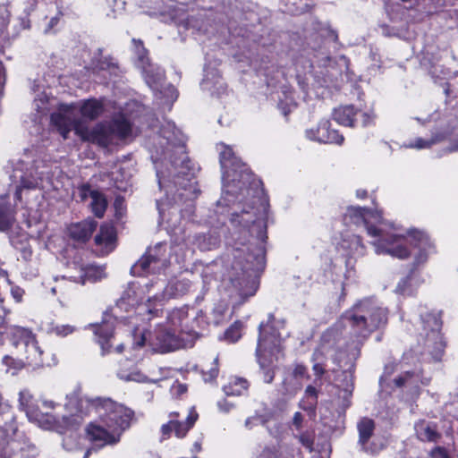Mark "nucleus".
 Masks as SVG:
<instances>
[{
    "label": "nucleus",
    "mask_w": 458,
    "mask_h": 458,
    "mask_svg": "<svg viewBox=\"0 0 458 458\" xmlns=\"http://www.w3.org/2000/svg\"><path fill=\"white\" fill-rule=\"evenodd\" d=\"M66 410L72 422L80 423L85 415L94 410L102 424H89L86 429L89 439L99 447L115 445L130 426L133 411L110 398H82L78 392L67 394Z\"/></svg>",
    "instance_id": "obj_1"
},
{
    "label": "nucleus",
    "mask_w": 458,
    "mask_h": 458,
    "mask_svg": "<svg viewBox=\"0 0 458 458\" xmlns=\"http://www.w3.org/2000/svg\"><path fill=\"white\" fill-rule=\"evenodd\" d=\"M374 217L370 210L359 207H351L347 209L345 219L348 217L350 220L356 224H363L367 229L369 235L377 237V240L373 242L377 254H389L393 257L403 259L410 256V251L404 246L407 239L402 235L394 233V229L388 231L383 227H377L369 223V217ZM377 218H380L377 215Z\"/></svg>",
    "instance_id": "obj_2"
},
{
    "label": "nucleus",
    "mask_w": 458,
    "mask_h": 458,
    "mask_svg": "<svg viewBox=\"0 0 458 458\" xmlns=\"http://www.w3.org/2000/svg\"><path fill=\"white\" fill-rule=\"evenodd\" d=\"M51 122L64 139H67L70 131L74 130L81 140L104 147L108 146L114 140L109 124L98 123L92 129L84 126L77 118L76 108L72 105H60L57 111L51 114Z\"/></svg>",
    "instance_id": "obj_3"
},
{
    "label": "nucleus",
    "mask_w": 458,
    "mask_h": 458,
    "mask_svg": "<svg viewBox=\"0 0 458 458\" xmlns=\"http://www.w3.org/2000/svg\"><path fill=\"white\" fill-rule=\"evenodd\" d=\"M342 318L349 324L355 334L367 337L386 324L387 310L372 299H365L347 310Z\"/></svg>",
    "instance_id": "obj_4"
},
{
    "label": "nucleus",
    "mask_w": 458,
    "mask_h": 458,
    "mask_svg": "<svg viewBox=\"0 0 458 458\" xmlns=\"http://www.w3.org/2000/svg\"><path fill=\"white\" fill-rule=\"evenodd\" d=\"M13 334L17 338L14 344L25 363L30 366L42 365L44 363L43 351L32 331L24 327H14Z\"/></svg>",
    "instance_id": "obj_5"
},
{
    "label": "nucleus",
    "mask_w": 458,
    "mask_h": 458,
    "mask_svg": "<svg viewBox=\"0 0 458 458\" xmlns=\"http://www.w3.org/2000/svg\"><path fill=\"white\" fill-rule=\"evenodd\" d=\"M168 266L166 245L157 243L148 248L146 253L131 267L133 276H143L149 273H158Z\"/></svg>",
    "instance_id": "obj_6"
},
{
    "label": "nucleus",
    "mask_w": 458,
    "mask_h": 458,
    "mask_svg": "<svg viewBox=\"0 0 458 458\" xmlns=\"http://www.w3.org/2000/svg\"><path fill=\"white\" fill-rule=\"evenodd\" d=\"M274 315L269 314L267 324L259 325V337L256 350L258 361L262 369H265V361L268 355H274L280 352L281 335L273 326Z\"/></svg>",
    "instance_id": "obj_7"
},
{
    "label": "nucleus",
    "mask_w": 458,
    "mask_h": 458,
    "mask_svg": "<svg viewBox=\"0 0 458 458\" xmlns=\"http://www.w3.org/2000/svg\"><path fill=\"white\" fill-rule=\"evenodd\" d=\"M19 409L25 412L28 419L44 428H50L55 423V419L47 411H43L38 406V402L28 389H22L19 393Z\"/></svg>",
    "instance_id": "obj_8"
},
{
    "label": "nucleus",
    "mask_w": 458,
    "mask_h": 458,
    "mask_svg": "<svg viewBox=\"0 0 458 458\" xmlns=\"http://www.w3.org/2000/svg\"><path fill=\"white\" fill-rule=\"evenodd\" d=\"M217 148L223 169V179L225 181L241 182L247 170L245 165L234 156L231 147L220 143L217 145Z\"/></svg>",
    "instance_id": "obj_9"
},
{
    "label": "nucleus",
    "mask_w": 458,
    "mask_h": 458,
    "mask_svg": "<svg viewBox=\"0 0 458 458\" xmlns=\"http://www.w3.org/2000/svg\"><path fill=\"white\" fill-rule=\"evenodd\" d=\"M426 333L425 345L428 352L437 360L440 358L445 349V343L440 333L441 321L434 314H428L422 318Z\"/></svg>",
    "instance_id": "obj_10"
},
{
    "label": "nucleus",
    "mask_w": 458,
    "mask_h": 458,
    "mask_svg": "<svg viewBox=\"0 0 458 458\" xmlns=\"http://www.w3.org/2000/svg\"><path fill=\"white\" fill-rule=\"evenodd\" d=\"M155 286L157 287L158 292L155 293L153 295L149 296L148 301H151V300H155L158 302H162L165 301L166 297H179L186 294L191 286V283L190 280L182 278V279H175L171 281L165 288H164V283H156ZM147 288L154 287V284H147Z\"/></svg>",
    "instance_id": "obj_11"
},
{
    "label": "nucleus",
    "mask_w": 458,
    "mask_h": 458,
    "mask_svg": "<svg viewBox=\"0 0 458 458\" xmlns=\"http://www.w3.org/2000/svg\"><path fill=\"white\" fill-rule=\"evenodd\" d=\"M359 432V445L361 449L370 454H376L384 449L383 443H376L372 441L369 444V439L372 437L375 430V422L373 420L364 417L357 424Z\"/></svg>",
    "instance_id": "obj_12"
},
{
    "label": "nucleus",
    "mask_w": 458,
    "mask_h": 458,
    "mask_svg": "<svg viewBox=\"0 0 458 458\" xmlns=\"http://www.w3.org/2000/svg\"><path fill=\"white\" fill-rule=\"evenodd\" d=\"M358 115L361 117L362 126L369 125L373 120L370 114L354 109L352 105L340 106L333 112V118L336 123L349 127L355 126Z\"/></svg>",
    "instance_id": "obj_13"
},
{
    "label": "nucleus",
    "mask_w": 458,
    "mask_h": 458,
    "mask_svg": "<svg viewBox=\"0 0 458 458\" xmlns=\"http://www.w3.org/2000/svg\"><path fill=\"white\" fill-rule=\"evenodd\" d=\"M176 417H178L177 412L171 413L170 420L161 427V432L164 438H168L172 431L174 432L177 437H184L190 428L193 427L199 415L196 411L191 408L184 422L175 420Z\"/></svg>",
    "instance_id": "obj_14"
},
{
    "label": "nucleus",
    "mask_w": 458,
    "mask_h": 458,
    "mask_svg": "<svg viewBox=\"0 0 458 458\" xmlns=\"http://www.w3.org/2000/svg\"><path fill=\"white\" fill-rule=\"evenodd\" d=\"M150 345L157 352L165 353L184 346L182 340L166 329H158L150 339Z\"/></svg>",
    "instance_id": "obj_15"
},
{
    "label": "nucleus",
    "mask_w": 458,
    "mask_h": 458,
    "mask_svg": "<svg viewBox=\"0 0 458 458\" xmlns=\"http://www.w3.org/2000/svg\"><path fill=\"white\" fill-rule=\"evenodd\" d=\"M306 135L310 140L320 143L340 145L344 141V136L340 135L336 130L331 129V123L328 120L320 121L317 129L307 130Z\"/></svg>",
    "instance_id": "obj_16"
},
{
    "label": "nucleus",
    "mask_w": 458,
    "mask_h": 458,
    "mask_svg": "<svg viewBox=\"0 0 458 458\" xmlns=\"http://www.w3.org/2000/svg\"><path fill=\"white\" fill-rule=\"evenodd\" d=\"M132 41L135 46L136 54L138 55L137 65L146 74L147 82L150 84L151 82L161 81L164 78V72L158 67L155 68L150 64L147 56V50L143 47L140 40L133 39Z\"/></svg>",
    "instance_id": "obj_17"
},
{
    "label": "nucleus",
    "mask_w": 458,
    "mask_h": 458,
    "mask_svg": "<svg viewBox=\"0 0 458 458\" xmlns=\"http://www.w3.org/2000/svg\"><path fill=\"white\" fill-rule=\"evenodd\" d=\"M69 269H74L77 273H68L64 277L81 284H85L87 279L98 280L105 276L104 269L94 265L84 266L83 264L72 262L69 265Z\"/></svg>",
    "instance_id": "obj_18"
},
{
    "label": "nucleus",
    "mask_w": 458,
    "mask_h": 458,
    "mask_svg": "<svg viewBox=\"0 0 458 458\" xmlns=\"http://www.w3.org/2000/svg\"><path fill=\"white\" fill-rule=\"evenodd\" d=\"M8 417L11 422L0 429V458H12L18 446V443L12 438L16 431L13 416L10 414Z\"/></svg>",
    "instance_id": "obj_19"
},
{
    "label": "nucleus",
    "mask_w": 458,
    "mask_h": 458,
    "mask_svg": "<svg viewBox=\"0 0 458 458\" xmlns=\"http://www.w3.org/2000/svg\"><path fill=\"white\" fill-rule=\"evenodd\" d=\"M416 437L422 442H437L441 434L437 430V425L433 422L420 420L414 424Z\"/></svg>",
    "instance_id": "obj_20"
},
{
    "label": "nucleus",
    "mask_w": 458,
    "mask_h": 458,
    "mask_svg": "<svg viewBox=\"0 0 458 458\" xmlns=\"http://www.w3.org/2000/svg\"><path fill=\"white\" fill-rule=\"evenodd\" d=\"M97 225L98 223L92 218L72 224L69 227L70 236L76 241L86 242L90 238Z\"/></svg>",
    "instance_id": "obj_21"
},
{
    "label": "nucleus",
    "mask_w": 458,
    "mask_h": 458,
    "mask_svg": "<svg viewBox=\"0 0 458 458\" xmlns=\"http://www.w3.org/2000/svg\"><path fill=\"white\" fill-rule=\"evenodd\" d=\"M250 258H253L256 261V266H262L264 264L265 259V250L263 248L259 247L257 249V252L255 256H249ZM255 265H252L251 267H241V274L235 273L231 274L229 276L230 280L233 284L234 286H242V284L248 283L250 280V275H249V270L254 269Z\"/></svg>",
    "instance_id": "obj_22"
},
{
    "label": "nucleus",
    "mask_w": 458,
    "mask_h": 458,
    "mask_svg": "<svg viewBox=\"0 0 458 458\" xmlns=\"http://www.w3.org/2000/svg\"><path fill=\"white\" fill-rule=\"evenodd\" d=\"M115 233L113 226L103 225L95 237V242L101 247L103 254H107L114 249Z\"/></svg>",
    "instance_id": "obj_23"
},
{
    "label": "nucleus",
    "mask_w": 458,
    "mask_h": 458,
    "mask_svg": "<svg viewBox=\"0 0 458 458\" xmlns=\"http://www.w3.org/2000/svg\"><path fill=\"white\" fill-rule=\"evenodd\" d=\"M94 328V334L98 338L97 341L99 344L102 354L104 355L110 352V345L108 343L114 335V325L110 322H104L100 325L95 326Z\"/></svg>",
    "instance_id": "obj_24"
},
{
    "label": "nucleus",
    "mask_w": 458,
    "mask_h": 458,
    "mask_svg": "<svg viewBox=\"0 0 458 458\" xmlns=\"http://www.w3.org/2000/svg\"><path fill=\"white\" fill-rule=\"evenodd\" d=\"M408 234L411 238V243L414 245V247L420 249V254L416 258L417 262H424L427 258L426 252L431 248V243L428 237L423 232L417 230H411L409 231Z\"/></svg>",
    "instance_id": "obj_25"
},
{
    "label": "nucleus",
    "mask_w": 458,
    "mask_h": 458,
    "mask_svg": "<svg viewBox=\"0 0 458 458\" xmlns=\"http://www.w3.org/2000/svg\"><path fill=\"white\" fill-rule=\"evenodd\" d=\"M15 221V209L4 198L0 199V231L9 230Z\"/></svg>",
    "instance_id": "obj_26"
},
{
    "label": "nucleus",
    "mask_w": 458,
    "mask_h": 458,
    "mask_svg": "<svg viewBox=\"0 0 458 458\" xmlns=\"http://www.w3.org/2000/svg\"><path fill=\"white\" fill-rule=\"evenodd\" d=\"M249 388V382L242 377H233L224 386L223 390L228 396H239L244 394Z\"/></svg>",
    "instance_id": "obj_27"
},
{
    "label": "nucleus",
    "mask_w": 458,
    "mask_h": 458,
    "mask_svg": "<svg viewBox=\"0 0 458 458\" xmlns=\"http://www.w3.org/2000/svg\"><path fill=\"white\" fill-rule=\"evenodd\" d=\"M83 117L89 120L97 119L104 111L103 104L97 99L85 100L80 107Z\"/></svg>",
    "instance_id": "obj_28"
},
{
    "label": "nucleus",
    "mask_w": 458,
    "mask_h": 458,
    "mask_svg": "<svg viewBox=\"0 0 458 458\" xmlns=\"http://www.w3.org/2000/svg\"><path fill=\"white\" fill-rule=\"evenodd\" d=\"M109 125L114 139H124L131 134V124L123 116L114 119Z\"/></svg>",
    "instance_id": "obj_29"
},
{
    "label": "nucleus",
    "mask_w": 458,
    "mask_h": 458,
    "mask_svg": "<svg viewBox=\"0 0 458 458\" xmlns=\"http://www.w3.org/2000/svg\"><path fill=\"white\" fill-rule=\"evenodd\" d=\"M89 206L94 215L97 217L101 218L104 216V214L107 208V201L104 194L98 191L91 198Z\"/></svg>",
    "instance_id": "obj_30"
},
{
    "label": "nucleus",
    "mask_w": 458,
    "mask_h": 458,
    "mask_svg": "<svg viewBox=\"0 0 458 458\" xmlns=\"http://www.w3.org/2000/svg\"><path fill=\"white\" fill-rule=\"evenodd\" d=\"M302 387V383L300 380L289 376L284 378L283 383V394L290 397L295 395Z\"/></svg>",
    "instance_id": "obj_31"
},
{
    "label": "nucleus",
    "mask_w": 458,
    "mask_h": 458,
    "mask_svg": "<svg viewBox=\"0 0 458 458\" xmlns=\"http://www.w3.org/2000/svg\"><path fill=\"white\" fill-rule=\"evenodd\" d=\"M2 362L6 367V372H11L13 375H15L27 365L21 356L18 359H14L9 355H5Z\"/></svg>",
    "instance_id": "obj_32"
},
{
    "label": "nucleus",
    "mask_w": 458,
    "mask_h": 458,
    "mask_svg": "<svg viewBox=\"0 0 458 458\" xmlns=\"http://www.w3.org/2000/svg\"><path fill=\"white\" fill-rule=\"evenodd\" d=\"M75 331V327L72 325H62L52 323L48 328V333L58 337H65Z\"/></svg>",
    "instance_id": "obj_33"
},
{
    "label": "nucleus",
    "mask_w": 458,
    "mask_h": 458,
    "mask_svg": "<svg viewBox=\"0 0 458 458\" xmlns=\"http://www.w3.org/2000/svg\"><path fill=\"white\" fill-rule=\"evenodd\" d=\"M242 323L235 322L225 332V338L230 343L238 341L242 336Z\"/></svg>",
    "instance_id": "obj_34"
},
{
    "label": "nucleus",
    "mask_w": 458,
    "mask_h": 458,
    "mask_svg": "<svg viewBox=\"0 0 458 458\" xmlns=\"http://www.w3.org/2000/svg\"><path fill=\"white\" fill-rule=\"evenodd\" d=\"M318 390L313 386H308L305 389L304 395L309 399L308 406H302L304 410H314L318 402Z\"/></svg>",
    "instance_id": "obj_35"
},
{
    "label": "nucleus",
    "mask_w": 458,
    "mask_h": 458,
    "mask_svg": "<svg viewBox=\"0 0 458 458\" xmlns=\"http://www.w3.org/2000/svg\"><path fill=\"white\" fill-rule=\"evenodd\" d=\"M97 191H96V190H92L89 185L83 184V185L78 187L75 194H76L77 198L80 199L81 201H86L88 199H91V198Z\"/></svg>",
    "instance_id": "obj_36"
},
{
    "label": "nucleus",
    "mask_w": 458,
    "mask_h": 458,
    "mask_svg": "<svg viewBox=\"0 0 458 458\" xmlns=\"http://www.w3.org/2000/svg\"><path fill=\"white\" fill-rule=\"evenodd\" d=\"M176 153L180 155V158L179 159H173L171 160V163H172V165L177 169L180 165L182 166V168H183L184 166L185 167H188L187 165V156L185 155L184 153V148L183 146H178L176 147Z\"/></svg>",
    "instance_id": "obj_37"
},
{
    "label": "nucleus",
    "mask_w": 458,
    "mask_h": 458,
    "mask_svg": "<svg viewBox=\"0 0 458 458\" xmlns=\"http://www.w3.org/2000/svg\"><path fill=\"white\" fill-rule=\"evenodd\" d=\"M217 361H218V359L216 358L214 359V361H213V365L210 369H202V374H203V377H204V380L205 381H212L213 379H215L217 375H218V366H217Z\"/></svg>",
    "instance_id": "obj_38"
},
{
    "label": "nucleus",
    "mask_w": 458,
    "mask_h": 458,
    "mask_svg": "<svg viewBox=\"0 0 458 458\" xmlns=\"http://www.w3.org/2000/svg\"><path fill=\"white\" fill-rule=\"evenodd\" d=\"M38 186V182L36 179L32 178V179H26V178H21V186L16 190V192H15V197L16 199H21V190L23 188V189H34Z\"/></svg>",
    "instance_id": "obj_39"
},
{
    "label": "nucleus",
    "mask_w": 458,
    "mask_h": 458,
    "mask_svg": "<svg viewBox=\"0 0 458 458\" xmlns=\"http://www.w3.org/2000/svg\"><path fill=\"white\" fill-rule=\"evenodd\" d=\"M264 422H265V420L262 416L254 415V416L247 418L244 425L247 429L250 430L253 428H255L256 426H258L259 424H263Z\"/></svg>",
    "instance_id": "obj_40"
},
{
    "label": "nucleus",
    "mask_w": 458,
    "mask_h": 458,
    "mask_svg": "<svg viewBox=\"0 0 458 458\" xmlns=\"http://www.w3.org/2000/svg\"><path fill=\"white\" fill-rule=\"evenodd\" d=\"M297 380H301V378L307 377V368L301 364L295 365L293 373L290 375Z\"/></svg>",
    "instance_id": "obj_41"
},
{
    "label": "nucleus",
    "mask_w": 458,
    "mask_h": 458,
    "mask_svg": "<svg viewBox=\"0 0 458 458\" xmlns=\"http://www.w3.org/2000/svg\"><path fill=\"white\" fill-rule=\"evenodd\" d=\"M327 352V346L325 344H320L318 348L315 350V352L312 354V360L313 361H318L322 362L325 359Z\"/></svg>",
    "instance_id": "obj_42"
},
{
    "label": "nucleus",
    "mask_w": 458,
    "mask_h": 458,
    "mask_svg": "<svg viewBox=\"0 0 458 458\" xmlns=\"http://www.w3.org/2000/svg\"><path fill=\"white\" fill-rule=\"evenodd\" d=\"M299 441L301 443V445L306 447L308 450L312 451V445H313V439L310 437V436L307 434H301L299 437Z\"/></svg>",
    "instance_id": "obj_43"
},
{
    "label": "nucleus",
    "mask_w": 458,
    "mask_h": 458,
    "mask_svg": "<svg viewBox=\"0 0 458 458\" xmlns=\"http://www.w3.org/2000/svg\"><path fill=\"white\" fill-rule=\"evenodd\" d=\"M431 456L433 458H449L445 450L443 447L437 446L435 447L431 452Z\"/></svg>",
    "instance_id": "obj_44"
},
{
    "label": "nucleus",
    "mask_w": 458,
    "mask_h": 458,
    "mask_svg": "<svg viewBox=\"0 0 458 458\" xmlns=\"http://www.w3.org/2000/svg\"><path fill=\"white\" fill-rule=\"evenodd\" d=\"M259 458H278L277 451L275 448H266Z\"/></svg>",
    "instance_id": "obj_45"
},
{
    "label": "nucleus",
    "mask_w": 458,
    "mask_h": 458,
    "mask_svg": "<svg viewBox=\"0 0 458 458\" xmlns=\"http://www.w3.org/2000/svg\"><path fill=\"white\" fill-rule=\"evenodd\" d=\"M11 293H12V296L13 297V299L17 302H20L22 300V296H23L24 291L21 288H20L18 286H15V287L12 288Z\"/></svg>",
    "instance_id": "obj_46"
},
{
    "label": "nucleus",
    "mask_w": 458,
    "mask_h": 458,
    "mask_svg": "<svg viewBox=\"0 0 458 458\" xmlns=\"http://www.w3.org/2000/svg\"><path fill=\"white\" fill-rule=\"evenodd\" d=\"M432 143H434L433 140L428 141L424 140L423 139H417L413 144L411 145V147L417 148H428Z\"/></svg>",
    "instance_id": "obj_47"
},
{
    "label": "nucleus",
    "mask_w": 458,
    "mask_h": 458,
    "mask_svg": "<svg viewBox=\"0 0 458 458\" xmlns=\"http://www.w3.org/2000/svg\"><path fill=\"white\" fill-rule=\"evenodd\" d=\"M312 369L314 371V374L317 377H320L321 376H323L325 374V368H324V364L322 362L314 361Z\"/></svg>",
    "instance_id": "obj_48"
},
{
    "label": "nucleus",
    "mask_w": 458,
    "mask_h": 458,
    "mask_svg": "<svg viewBox=\"0 0 458 458\" xmlns=\"http://www.w3.org/2000/svg\"><path fill=\"white\" fill-rule=\"evenodd\" d=\"M303 421V416L301 412L297 411L294 413L293 418V424L295 426L297 429L301 428V424Z\"/></svg>",
    "instance_id": "obj_49"
},
{
    "label": "nucleus",
    "mask_w": 458,
    "mask_h": 458,
    "mask_svg": "<svg viewBox=\"0 0 458 458\" xmlns=\"http://www.w3.org/2000/svg\"><path fill=\"white\" fill-rule=\"evenodd\" d=\"M42 407L45 410L44 411H47L49 414L50 411L54 410L56 406V403L50 400H41Z\"/></svg>",
    "instance_id": "obj_50"
},
{
    "label": "nucleus",
    "mask_w": 458,
    "mask_h": 458,
    "mask_svg": "<svg viewBox=\"0 0 458 458\" xmlns=\"http://www.w3.org/2000/svg\"><path fill=\"white\" fill-rule=\"evenodd\" d=\"M217 406H218L219 410L223 412H228L233 408V404L228 403L225 400L218 402Z\"/></svg>",
    "instance_id": "obj_51"
},
{
    "label": "nucleus",
    "mask_w": 458,
    "mask_h": 458,
    "mask_svg": "<svg viewBox=\"0 0 458 458\" xmlns=\"http://www.w3.org/2000/svg\"><path fill=\"white\" fill-rule=\"evenodd\" d=\"M274 377H275V373L272 369H264L263 379L266 383H267V384L272 383V381L274 380Z\"/></svg>",
    "instance_id": "obj_52"
},
{
    "label": "nucleus",
    "mask_w": 458,
    "mask_h": 458,
    "mask_svg": "<svg viewBox=\"0 0 458 458\" xmlns=\"http://www.w3.org/2000/svg\"><path fill=\"white\" fill-rule=\"evenodd\" d=\"M123 199L120 197L116 198L115 200H114V208H115V210H116V214L117 215H121L122 216V212H123Z\"/></svg>",
    "instance_id": "obj_53"
},
{
    "label": "nucleus",
    "mask_w": 458,
    "mask_h": 458,
    "mask_svg": "<svg viewBox=\"0 0 458 458\" xmlns=\"http://www.w3.org/2000/svg\"><path fill=\"white\" fill-rule=\"evenodd\" d=\"M118 377L126 381L137 380L136 375H133V374L125 375V374L119 372Z\"/></svg>",
    "instance_id": "obj_54"
},
{
    "label": "nucleus",
    "mask_w": 458,
    "mask_h": 458,
    "mask_svg": "<svg viewBox=\"0 0 458 458\" xmlns=\"http://www.w3.org/2000/svg\"><path fill=\"white\" fill-rule=\"evenodd\" d=\"M7 13V9L4 5L0 4V19L4 20V16Z\"/></svg>",
    "instance_id": "obj_55"
},
{
    "label": "nucleus",
    "mask_w": 458,
    "mask_h": 458,
    "mask_svg": "<svg viewBox=\"0 0 458 458\" xmlns=\"http://www.w3.org/2000/svg\"><path fill=\"white\" fill-rule=\"evenodd\" d=\"M356 196L360 199H365L367 197V191L365 190H358Z\"/></svg>",
    "instance_id": "obj_56"
},
{
    "label": "nucleus",
    "mask_w": 458,
    "mask_h": 458,
    "mask_svg": "<svg viewBox=\"0 0 458 458\" xmlns=\"http://www.w3.org/2000/svg\"><path fill=\"white\" fill-rule=\"evenodd\" d=\"M57 22H58V18H56V17L52 18L49 21V26H48L49 29L54 27L55 24H57Z\"/></svg>",
    "instance_id": "obj_57"
},
{
    "label": "nucleus",
    "mask_w": 458,
    "mask_h": 458,
    "mask_svg": "<svg viewBox=\"0 0 458 458\" xmlns=\"http://www.w3.org/2000/svg\"><path fill=\"white\" fill-rule=\"evenodd\" d=\"M157 209H158V211H159V215H160V216H162V217H163V216H164L165 210H164V208H163L162 205H161L158 201L157 202Z\"/></svg>",
    "instance_id": "obj_58"
},
{
    "label": "nucleus",
    "mask_w": 458,
    "mask_h": 458,
    "mask_svg": "<svg viewBox=\"0 0 458 458\" xmlns=\"http://www.w3.org/2000/svg\"><path fill=\"white\" fill-rule=\"evenodd\" d=\"M201 85H202L204 89L210 90V88L208 87V79H204Z\"/></svg>",
    "instance_id": "obj_59"
},
{
    "label": "nucleus",
    "mask_w": 458,
    "mask_h": 458,
    "mask_svg": "<svg viewBox=\"0 0 458 458\" xmlns=\"http://www.w3.org/2000/svg\"><path fill=\"white\" fill-rule=\"evenodd\" d=\"M115 351L121 353L123 351V344H118L115 348Z\"/></svg>",
    "instance_id": "obj_60"
},
{
    "label": "nucleus",
    "mask_w": 458,
    "mask_h": 458,
    "mask_svg": "<svg viewBox=\"0 0 458 458\" xmlns=\"http://www.w3.org/2000/svg\"><path fill=\"white\" fill-rule=\"evenodd\" d=\"M163 133H164V138L167 140V143L172 144L173 140L170 138V136L166 135L165 131Z\"/></svg>",
    "instance_id": "obj_61"
},
{
    "label": "nucleus",
    "mask_w": 458,
    "mask_h": 458,
    "mask_svg": "<svg viewBox=\"0 0 458 458\" xmlns=\"http://www.w3.org/2000/svg\"><path fill=\"white\" fill-rule=\"evenodd\" d=\"M246 214H247L246 212H243V213L241 215V220L239 221L240 223L244 222V223L247 225V223H248L249 221L243 217V216H244V215H246Z\"/></svg>",
    "instance_id": "obj_62"
},
{
    "label": "nucleus",
    "mask_w": 458,
    "mask_h": 458,
    "mask_svg": "<svg viewBox=\"0 0 458 458\" xmlns=\"http://www.w3.org/2000/svg\"><path fill=\"white\" fill-rule=\"evenodd\" d=\"M144 341H145V336L142 335L141 336V340L137 343V345L140 346V347L143 346L144 345Z\"/></svg>",
    "instance_id": "obj_63"
},
{
    "label": "nucleus",
    "mask_w": 458,
    "mask_h": 458,
    "mask_svg": "<svg viewBox=\"0 0 458 458\" xmlns=\"http://www.w3.org/2000/svg\"><path fill=\"white\" fill-rule=\"evenodd\" d=\"M253 226H257L259 228H262L264 226L263 223L259 221L253 224Z\"/></svg>",
    "instance_id": "obj_64"
}]
</instances>
